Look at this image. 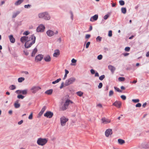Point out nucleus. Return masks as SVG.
<instances>
[{
  "label": "nucleus",
  "instance_id": "nucleus-20",
  "mask_svg": "<svg viewBox=\"0 0 149 149\" xmlns=\"http://www.w3.org/2000/svg\"><path fill=\"white\" fill-rule=\"evenodd\" d=\"M9 38L10 42L12 43H14L15 42V39L13 37V36L12 35H11L9 36Z\"/></svg>",
  "mask_w": 149,
  "mask_h": 149
},
{
  "label": "nucleus",
  "instance_id": "nucleus-43",
  "mask_svg": "<svg viewBox=\"0 0 149 149\" xmlns=\"http://www.w3.org/2000/svg\"><path fill=\"white\" fill-rule=\"evenodd\" d=\"M22 90H17L15 91V93L17 94H22Z\"/></svg>",
  "mask_w": 149,
  "mask_h": 149
},
{
  "label": "nucleus",
  "instance_id": "nucleus-29",
  "mask_svg": "<svg viewBox=\"0 0 149 149\" xmlns=\"http://www.w3.org/2000/svg\"><path fill=\"white\" fill-rule=\"evenodd\" d=\"M61 80V78H59L58 79H57L56 80L53 81L52 82V84H56L57 83H58Z\"/></svg>",
  "mask_w": 149,
  "mask_h": 149
},
{
  "label": "nucleus",
  "instance_id": "nucleus-62",
  "mask_svg": "<svg viewBox=\"0 0 149 149\" xmlns=\"http://www.w3.org/2000/svg\"><path fill=\"white\" fill-rule=\"evenodd\" d=\"M22 23L21 22H17V26H20L21 25Z\"/></svg>",
  "mask_w": 149,
  "mask_h": 149
},
{
  "label": "nucleus",
  "instance_id": "nucleus-19",
  "mask_svg": "<svg viewBox=\"0 0 149 149\" xmlns=\"http://www.w3.org/2000/svg\"><path fill=\"white\" fill-rule=\"evenodd\" d=\"M108 69L111 71V72L113 73L115 70V68L112 65H110L108 66Z\"/></svg>",
  "mask_w": 149,
  "mask_h": 149
},
{
  "label": "nucleus",
  "instance_id": "nucleus-10",
  "mask_svg": "<svg viewBox=\"0 0 149 149\" xmlns=\"http://www.w3.org/2000/svg\"><path fill=\"white\" fill-rule=\"evenodd\" d=\"M43 55L39 54L36 56L35 58V61L37 62L41 61L43 58Z\"/></svg>",
  "mask_w": 149,
  "mask_h": 149
},
{
  "label": "nucleus",
  "instance_id": "nucleus-15",
  "mask_svg": "<svg viewBox=\"0 0 149 149\" xmlns=\"http://www.w3.org/2000/svg\"><path fill=\"white\" fill-rule=\"evenodd\" d=\"M46 34L49 37H52L54 35V32L52 30H48L47 31Z\"/></svg>",
  "mask_w": 149,
  "mask_h": 149
},
{
  "label": "nucleus",
  "instance_id": "nucleus-55",
  "mask_svg": "<svg viewBox=\"0 0 149 149\" xmlns=\"http://www.w3.org/2000/svg\"><path fill=\"white\" fill-rule=\"evenodd\" d=\"M91 37V35L90 34H86L85 36V38L86 39H88Z\"/></svg>",
  "mask_w": 149,
  "mask_h": 149
},
{
  "label": "nucleus",
  "instance_id": "nucleus-61",
  "mask_svg": "<svg viewBox=\"0 0 149 149\" xmlns=\"http://www.w3.org/2000/svg\"><path fill=\"white\" fill-rule=\"evenodd\" d=\"M24 52L26 56L28 55L29 54V52L26 51H24Z\"/></svg>",
  "mask_w": 149,
  "mask_h": 149
},
{
  "label": "nucleus",
  "instance_id": "nucleus-35",
  "mask_svg": "<svg viewBox=\"0 0 149 149\" xmlns=\"http://www.w3.org/2000/svg\"><path fill=\"white\" fill-rule=\"evenodd\" d=\"M119 3L120 5L122 6L125 4V2L124 1L122 0H120L119 1Z\"/></svg>",
  "mask_w": 149,
  "mask_h": 149
},
{
  "label": "nucleus",
  "instance_id": "nucleus-38",
  "mask_svg": "<svg viewBox=\"0 0 149 149\" xmlns=\"http://www.w3.org/2000/svg\"><path fill=\"white\" fill-rule=\"evenodd\" d=\"M105 76L104 75H102L99 77V79L100 80H102L105 78Z\"/></svg>",
  "mask_w": 149,
  "mask_h": 149
},
{
  "label": "nucleus",
  "instance_id": "nucleus-8",
  "mask_svg": "<svg viewBox=\"0 0 149 149\" xmlns=\"http://www.w3.org/2000/svg\"><path fill=\"white\" fill-rule=\"evenodd\" d=\"M45 28V27L44 25L40 24L37 27L36 31L38 32H43Z\"/></svg>",
  "mask_w": 149,
  "mask_h": 149
},
{
  "label": "nucleus",
  "instance_id": "nucleus-63",
  "mask_svg": "<svg viewBox=\"0 0 149 149\" xmlns=\"http://www.w3.org/2000/svg\"><path fill=\"white\" fill-rule=\"evenodd\" d=\"M92 28H93L92 26L91 25H90V28H89V29L88 31H91L92 29Z\"/></svg>",
  "mask_w": 149,
  "mask_h": 149
},
{
  "label": "nucleus",
  "instance_id": "nucleus-2",
  "mask_svg": "<svg viewBox=\"0 0 149 149\" xmlns=\"http://www.w3.org/2000/svg\"><path fill=\"white\" fill-rule=\"evenodd\" d=\"M38 17L39 18H42L45 20H49L50 17L47 12H43L39 14Z\"/></svg>",
  "mask_w": 149,
  "mask_h": 149
},
{
  "label": "nucleus",
  "instance_id": "nucleus-4",
  "mask_svg": "<svg viewBox=\"0 0 149 149\" xmlns=\"http://www.w3.org/2000/svg\"><path fill=\"white\" fill-rule=\"evenodd\" d=\"M70 103H72L73 102L70 100L67 99L63 105L60 107L61 110L62 111L65 110L67 109Z\"/></svg>",
  "mask_w": 149,
  "mask_h": 149
},
{
  "label": "nucleus",
  "instance_id": "nucleus-9",
  "mask_svg": "<svg viewBox=\"0 0 149 149\" xmlns=\"http://www.w3.org/2000/svg\"><path fill=\"white\" fill-rule=\"evenodd\" d=\"M53 115L52 112L50 111H47L44 114V116L47 118H51Z\"/></svg>",
  "mask_w": 149,
  "mask_h": 149
},
{
  "label": "nucleus",
  "instance_id": "nucleus-47",
  "mask_svg": "<svg viewBox=\"0 0 149 149\" xmlns=\"http://www.w3.org/2000/svg\"><path fill=\"white\" fill-rule=\"evenodd\" d=\"M97 59L99 60H100L102 59V55H100L97 56Z\"/></svg>",
  "mask_w": 149,
  "mask_h": 149
},
{
  "label": "nucleus",
  "instance_id": "nucleus-13",
  "mask_svg": "<svg viewBox=\"0 0 149 149\" xmlns=\"http://www.w3.org/2000/svg\"><path fill=\"white\" fill-rule=\"evenodd\" d=\"M113 105L118 108H120L121 105V103L120 101H116L113 104Z\"/></svg>",
  "mask_w": 149,
  "mask_h": 149
},
{
  "label": "nucleus",
  "instance_id": "nucleus-56",
  "mask_svg": "<svg viewBox=\"0 0 149 149\" xmlns=\"http://www.w3.org/2000/svg\"><path fill=\"white\" fill-rule=\"evenodd\" d=\"M77 61L74 58L72 59L71 60V62L73 63H75Z\"/></svg>",
  "mask_w": 149,
  "mask_h": 149
},
{
  "label": "nucleus",
  "instance_id": "nucleus-52",
  "mask_svg": "<svg viewBox=\"0 0 149 149\" xmlns=\"http://www.w3.org/2000/svg\"><path fill=\"white\" fill-rule=\"evenodd\" d=\"M29 33V31H26L23 33V34L27 36Z\"/></svg>",
  "mask_w": 149,
  "mask_h": 149
},
{
  "label": "nucleus",
  "instance_id": "nucleus-1",
  "mask_svg": "<svg viewBox=\"0 0 149 149\" xmlns=\"http://www.w3.org/2000/svg\"><path fill=\"white\" fill-rule=\"evenodd\" d=\"M36 40V37L35 36H33L32 37H31V41H32L31 42H26L24 44V46L26 48H28L30 47L33 44L35 43Z\"/></svg>",
  "mask_w": 149,
  "mask_h": 149
},
{
  "label": "nucleus",
  "instance_id": "nucleus-45",
  "mask_svg": "<svg viewBox=\"0 0 149 149\" xmlns=\"http://www.w3.org/2000/svg\"><path fill=\"white\" fill-rule=\"evenodd\" d=\"M113 92L112 90H111L109 92V96H111L113 95Z\"/></svg>",
  "mask_w": 149,
  "mask_h": 149
},
{
  "label": "nucleus",
  "instance_id": "nucleus-36",
  "mask_svg": "<svg viewBox=\"0 0 149 149\" xmlns=\"http://www.w3.org/2000/svg\"><path fill=\"white\" fill-rule=\"evenodd\" d=\"M114 88L116 91H118V92L120 93L122 92V91L121 90H120L118 88L116 87L115 86L114 87Z\"/></svg>",
  "mask_w": 149,
  "mask_h": 149
},
{
  "label": "nucleus",
  "instance_id": "nucleus-64",
  "mask_svg": "<svg viewBox=\"0 0 149 149\" xmlns=\"http://www.w3.org/2000/svg\"><path fill=\"white\" fill-rule=\"evenodd\" d=\"M57 41H58L59 43L61 42V38H59L57 40Z\"/></svg>",
  "mask_w": 149,
  "mask_h": 149
},
{
  "label": "nucleus",
  "instance_id": "nucleus-12",
  "mask_svg": "<svg viewBox=\"0 0 149 149\" xmlns=\"http://www.w3.org/2000/svg\"><path fill=\"white\" fill-rule=\"evenodd\" d=\"M112 134V130L110 129H108L105 132V135L107 137H108L109 135H111Z\"/></svg>",
  "mask_w": 149,
  "mask_h": 149
},
{
  "label": "nucleus",
  "instance_id": "nucleus-32",
  "mask_svg": "<svg viewBox=\"0 0 149 149\" xmlns=\"http://www.w3.org/2000/svg\"><path fill=\"white\" fill-rule=\"evenodd\" d=\"M77 95L80 97L82 96L83 94V93L81 91H78L77 93Z\"/></svg>",
  "mask_w": 149,
  "mask_h": 149
},
{
  "label": "nucleus",
  "instance_id": "nucleus-60",
  "mask_svg": "<svg viewBox=\"0 0 149 149\" xmlns=\"http://www.w3.org/2000/svg\"><path fill=\"white\" fill-rule=\"evenodd\" d=\"M23 123V120H21L20 121H19L18 123V124L19 125H21Z\"/></svg>",
  "mask_w": 149,
  "mask_h": 149
},
{
  "label": "nucleus",
  "instance_id": "nucleus-3",
  "mask_svg": "<svg viewBox=\"0 0 149 149\" xmlns=\"http://www.w3.org/2000/svg\"><path fill=\"white\" fill-rule=\"evenodd\" d=\"M47 141V139L46 138H39L38 139L37 143L39 145L43 146L45 145Z\"/></svg>",
  "mask_w": 149,
  "mask_h": 149
},
{
  "label": "nucleus",
  "instance_id": "nucleus-53",
  "mask_svg": "<svg viewBox=\"0 0 149 149\" xmlns=\"http://www.w3.org/2000/svg\"><path fill=\"white\" fill-rule=\"evenodd\" d=\"M70 14L71 15V19L72 20H73V13H72V12L71 11H70Z\"/></svg>",
  "mask_w": 149,
  "mask_h": 149
},
{
  "label": "nucleus",
  "instance_id": "nucleus-17",
  "mask_svg": "<svg viewBox=\"0 0 149 149\" xmlns=\"http://www.w3.org/2000/svg\"><path fill=\"white\" fill-rule=\"evenodd\" d=\"M60 51L59 49H56L54 51L53 56L54 57H57L60 54Z\"/></svg>",
  "mask_w": 149,
  "mask_h": 149
},
{
  "label": "nucleus",
  "instance_id": "nucleus-21",
  "mask_svg": "<svg viewBox=\"0 0 149 149\" xmlns=\"http://www.w3.org/2000/svg\"><path fill=\"white\" fill-rule=\"evenodd\" d=\"M46 109V107L45 106H44L42 109H41V111L39 113V116H41L43 113L44 111Z\"/></svg>",
  "mask_w": 149,
  "mask_h": 149
},
{
  "label": "nucleus",
  "instance_id": "nucleus-18",
  "mask_svg": "<svg viewBox=\"0 0 149 149\" xmlns=\"http://www.w3.org/2000/svg\"><path fill=\"white\" fill-rule=\"evenodd\" d=\"M44 59L46 62H49L51 61V58L49 55H47L44 57Z\"/></svg>",
  "mask_w": 149,
  "mask_h": 149
},
{
  "label": "nucleus",
  "instance_id": "nucleus-46",
  "mask_svg": "<svg viewBox=\"0 0 149 149\" xmlns=\"http://www.w3.org/2000/svg\"><path fill=\"white\" fill-rule=\"evenodd\" d=\"M31 6V5L30 4H28L25 5L24 6V7L25 8H30V7Z\"/></svg>",
  "mask_w": 149,
  "mask_h": 149
},
{
  "label": "nucleus",
  "instance_id": "nucleus-31",
  "mask_svg": "<svg viewBox=\"0 0 149 149\" xmlns=\"http://www.w3.org/2000/svg\"><path fill=\"white\" fill-rule=\"evenodd\" d=\"M22 94L23 95H26L27 93V89L22 90Z\"/></svg>",
  "mask_w": 149,
  "mask_h": 149
},
{
  "label": "nucleus",
  "instance_id": "nucleus-25",
  "mask_svg": "<svg viewBox=\"0 0 149 149\" xmlns=\"http://www.w3.org/2000/svg\"><path fill=\"white\" fill-rule=\"evenodd\" d=\"M53 92V90L52 89H50L49 90H47V91H46L45 93V94H47L48 95H51L52 93Z\"/></svg>",
  "mask_w": 149,
  "mask_h": 149
},
{
  "label": "nucleus",
  "instance_id": "nucleus-28",
  "mask_svg": "<svg viewBox=\"0 0 149 149\" xmlns=\"http://www.w3.org/2000/svg\"><path fill=\"white\" fill-rule=\"evenodd\" d=\"M25 79V78L23 77L19 78L18 79V82H22Z\"/></svg>",
  "mask_w": 149,
  "mask_h": 149
},
{
  "label": "nucleus",
  "instance_id": "nucleus-40",
  "mask_svg": "<svg viewBox=\"0 0 149 149\" xmlns=\"http://www.w3.org/2000/svg\"><path fill=\"white\" fill-rule=\"evenodd\" d=\"M130 47H126L125 49V50L126 52H129L130 50Z\"/></svg>",
  "mask_w": 149,
  "mask_h": 149
},
{
  "label": "nucleus",
  "instance_id": "nucleus-41",
  "mask_svg": "<svg viewBox=\"0 0 149 149\" xmlns=\"http://www.w3.org/2000/svg\"><path fill=\"white\" fill-rule=\"evenodd\" d=\"M112 31L111 30H110L109 31L108 36H109L111 37L112 36Z\"/></svg>",
  "mask_w": 149,
  "mask_h": 149
},
{
  "label": "nucleus",
  "instance_id": "nucleus-24",
  "mask_svg": "<svg viewBox=\"0 0 149 149\" xmlns=\"http://www.w3.org/2000/svg\"><path fill=\"white\" fill-rule=\"evenodd\" d=\"M118 143L120 145H122L125 143V141L120 139H118Z\"/></svg>",
  "mask_w": 149,
  "mask_h": 149
},
{
  "label": "nucleus",
  "instance_id": "nucleus-22",
  "mask_svg": "<svg viewBox=\"0 0 149 149\" xmlns=\"http://www.w3.org/2000/svg\"><path fill=\"white\" fill-rule=\"evenodd\" d=\"M37 52V49L36 47H35L33 50L31 54V56L32 57H34L36 54Z\"/></svg>",
  "mask_w": 149,
  "mask_h": 149
},
{
  "label": "nucleus",
  "instance_id": "nucleus-44",
  "mask_svg": "<svg viewBox=\"0 0 149 149\" xmlns=\"http://www.w3.org/2000/svg\"><path fill=\"white\" fill-rule=\"evenodd\" d=\"M33 113H31V114L29 116L28 118L30 120H31L33 119Z\"/></svg>",
  "mask_w": 149,
  "mask_h": 149
},
{
  "label": "nucleus",
  "instance_id": "nucleus-54",
  "mask_svg": "<svg viewBox=\"0 0 149 149\" xmlns=\"http://www.w3.org/2000/svg\"><path fill=\"white\" fill-rule=\"evenodd\" d=\"M141 106V104L140 103H138L136 104L135 106L136 107H140Z\"/></svg>",
  "mask_w": 149,
  "mask_h": 149
},
{
  "label": "nucleus",
  "instance_id": "nucleus-23",
  "mask_svg": "<svg viewBox=\"0 0 149 149\" xmlns=\"http://www.w3.org/2000/svg\"><path fill=\"white\" fill-rule=\"evenodd\" d=\"M24 0H18L15 3V6H18Z\"/></svg>",
  "mask_w": 149,
  "mask_h": 149
},
{
  "label": "nucleus",
  "instance_id": "nucleus-11",
  "mask_svg": "<svg viewBox=\"0 0 149 149\" xmlns=\"http://www.w3.org/2000/svg\"><path fill=\"white\" fill-rule=\"evenodd\" d=\"M40 89L41 88L39 86H34L31 88V90L33 93H35Z\"/></svg>",
  "mask_w": 149,
  "mask_h": 149
},
{
  "label": "nucleus",
  "instance_id": "nucleus-57",
  "mask_svg": "<svg viewBox=\"0 0 149 149\" xmlns=\"http://www.w3.org/2000/svg\"><path fill=\"white\" fill-rule=\"evenodd\" d=\"M91 72L92 74H94L95 73V71L93 69L91 70Z\"/></svg>",
  "mask_w": 149,
  "mask_h": 149
},
{
  "label": "nucleus",
  "instance_id": "nucleus-26",
  "mask_svg": "<svg viewBox=\"0 0 149 149\" xmlns=\"http://www.w3.org/2000/svg\"><path fill=\"white\" fill-rule=\"evenodd\" d=\"M20 13V12L18 11H17L15 13H13L12 16V18H15L17 15Z\"/></svg>",
  "mask_w": 149,
  "mask_h": 149
},
{
  "label": "nucleus",
  "instance_id": "nucleus-5",
  "mask_svg": "<svg viewBox=\"0 0 149 149\" xmlns=\"http://www.w3.org/2000/svg\"><path fill=\"white\" fill-rule=\"evenodd\" d=\"M76 80V78L74 77H71L65 81V85L67 86L72 84Z\"/></svg>",
  "mask_w": 149,
  "mask_h": 149
},
{
  "label": "nucleus",
  "instance_id": "nucleus-49",
  "mask_svg": "<svg viewBox=\"0 0 149 149\" xmlns=\"http://www.w3.org/2000/svg\"><path fill=\"white\" fill-rule=\"evenodd\" d=\"M109 15L108 14H107L104 16V19L105 20H106L107 19V18L109 17Z\"/></svg>",
  "mask_w": 149,
  "mask_h": 149
},
{
  "label": "nucleus",
  "instance_id": "nucleus-30",
  "mask_svg": "<svg viewBox=\"0 0 149 149\" xmlns=\"http://www.w3.org/2000/svg\"><path fill=\"white\" fill-rule=\"evenodd\" d=\"M14 106L15 108H18L20 107V104L19 103H15Z\"/></svg>",
  "mask_w": 149,
  "mask_h": 149
},
{
  "label": "nucleus",
  "instance_id": "nucleus-7",
  "mask_svg": "<svg viewBox=\"0 0 149 149\" xmlns=\"http://www.w3.org/2000/svg\"><path fill=\"white\" fill-rule=\"evenodd\" d=\"M68 120V119L66 118L65 116H63L60 118L61 125L62 126L65 125L66 122Z\"/></svg>",
  "mask_w": 149,
  "mask_h": 149
},
{
  "label": "nucleus",
  "instance_id": "nucleus-14",
  "mask_svg": "<svg viewBox=\"0 0 149 149\" xmlns=\"http://www.w3.org/2000/svg\"><path fill=\"white\" fill-rule=\"evenodd\" d=\"M102 122V123L104 124H107L111 122V120L108 119L104 117H103L101 119Z\"/></svg>",
  "mask_w": 149,
  "mask_h": 149
},
{
  "label": "nucleus",
  "instance_id": "nucleus-27",
  "mask_svg": "<svg viewBox=\"0 0 149 149\" xmlns=\"http://www.w3.org/2000/svg\"><path fill=\"white\" fill-rule=\"evenodd\" d=\"M121 11L122 13L124 14H125L127 12V10L126 8L124 7L122 8H121Z\"/></svg>",
  "mask_w": 149,
  "mask_h": 149
},
{
  "label": "nucleus",
  "instance_id": "nucleus-34",
  "mask_svg": "<svg viewBox=\"0 0 149 149\" xmlns=\"http://www.w3.org/2000/svg\"><path fill=\"white\" fill-rule=\"evenodd\" d=\"M125 80V78L124 77H119L118 80L120 81H123Z\"/></svg>",
  "mask_w": 149,
  "mask_h": 149
},
{
  "label": "nucleus",
  "instance_id": "nucleus-51",
  "mask_svg": "<svg viewBox=\"0 0 149 149\" xmlns=\"http://www.w3.org/2000/svg\"><path fill=\"white\" fill-rule=\"evenodd\" d=\"M120 97L123 100H125L126 99V97L124 95H121Z\"/></svg>",
  "mask_w": 149,
  "mask_h": 149
},
{
  "label": "nucleus",
  "instance_id": "nucleus-6",
  "mask_svg": "<svg viewBox=\"0 0 149 149\" xmlns=\"http://www.w3.org/2000/svg\"><path fill=\"white\" fill-rule=\"evenodd\" d=\"M33 36L34 35V34H33L29 36H24L20 38V41L22 43H24L25 41H30L31 37Z\"/></svg>",
  "mask_w": 149,
  "mask_h": 149
},
{
  "label": "nucleus",
  "instance_id": "nucleus-39",
  "mask_svg": "<svg viewBox=\"0 0 149 149\" xmlns=\"http://www.w3.org/2000/svg\"><path fill=\"white\" fill-rule=\"evenodd\" d=\"M102 39V37H100V36H98L96 38V40L97 41H99V42H100L101 41Z\"/></svg>",
  "mask_w": 149,
  "mask_h": 149
},
{
  "label": "nucleus",
  "instance_id": "nucleus-50",
  "mask_svg": "<svg viewBox=\"0 0 149 149\" xmlns=\"http://www.w3.org/2000/svg\"><path fill=\"white\" fill-rule=\"evenodd\" d=\"M90 42H88L87 43H86V48H88L89 46V45H90Z\"/></svg>",
  "mask_w": 149,
  "mask_h": 149
},
{
  "label": "nucleus",
  "instance_id": "nucleus-37",
  "mask_svg": "<svg viewBox=\"0 0 149 149\" xmlns=\"http://www.w3.org/2000/svg\"><path fill=\"white\" fill-rule=\"evenodd\" d=\"M24 97V96L21 95H17V98L18 99H23Z\"/></svg>",
  "mask_w": 149,
  "mask_h": 149
},
{
  "label": "nucleus",
  "instance_id": "nucleus-16",
  "mask_svg": "<svg viewBox=\"0 0 149 149\" xmlns=\"http://www.w3.org/2000/svg\"><path fill=\"white\" fill-rule=\"evenodd\" d=\"M98 18V15H95L93 16L90 19V21L91 22H93L94 21L97 20Z\"/></svg>",
  "mask_w": 149,
  "mask_h": 149
},
{
  "label": "nucleus",
  "instance_id": "nucleus-59",
  "mask_svg": "<svg viewBox=\"0 0 149 149\" xmlns=\"http://www.w3.org/2000/svg\"><path fill=\"white\" fill-rule=\"evenodd\" d=\"M63 86H64V82H63L61 84V85L60 87V89L62 88H63Z\"/></svg>",
  "mask_w": 149,
  "mask_h": 149
},
{
  "label": "nucleus",
  "instance_id": "nucleus-33",
  "mask_svg": "<svg viewBox=\"0 0 149 149\" xmlns=\"http://www.w3.org/2000/svg\"><path fill=\"white\" fill-rule=\"evenodd\" d=\"M16 87L15 85H12L9 87V88L11 90H13L15 89Z\"/></svg>",
  "mask_w": 149,
  "mask_h": 149
},
{
  "label": "nucleus",
  "instance_id": "nucleus-48",
  "mask_svg": "<svg viewBox=\"0 0 149 149\" xmlns=\"http://www.w3.org/2000/svg\"><path fill=\"white\" fill-rule=\"evenodd\" d=\"M103 84L102 83H100L98 86V88H101L102 87Z\"/></svg>",
  "mask_w": 149,
  "mask_h": 149
},
{
  "label": "nucleus",
  "instance_id": "nucleus-58",
  "mask_svg": "<svg viewBox=\"0 0 149 149\" xmlns=\"http://www.w3.org/2000/svg\"><path fill=\"white\" fill-rule=\"evenodd\" d=\"M125 56H128L129 54V53H125L122 54Z\"/></svg>",
  "mask_w": 149,
  "mask_h": 149
},
{
  "label": "nucleus",
  "instance_id": "nucleus-42",
  "mask_svg": "<svg viewBox=\"0 0 149 149\" xmlns=\"http://www.w3.org/2000/svg\"><path fill=\"white\" fill-rule=\"evenodd\" d=\"M132 101L134 102L137 103L139 101V99H132Z\"/></svg>",
  "mask_w": 149,
  "mask_h": 149
}]
</instances>
